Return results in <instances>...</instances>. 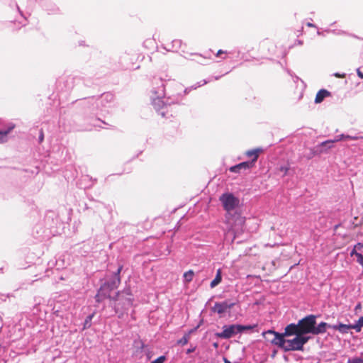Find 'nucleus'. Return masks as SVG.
<instances>
[{"instance_id":"f257e3e1","label":"nucleus","mask_w":363,"mask_h":363,"mask_svg":"<svg viewBox=\"0 0 363 363\" xmlns=\"http://www.w3.org/2000/svg\"><path fill=\"white\" fill-rule=\"evenodd\" d=\"M219 201L226 211L225 223L229 228L226 237L234 234L232 238L233 240L235 238V235L242 230L245 223V218L239 212L240 200L232 193L226 192L220 196Z\"/></svg>"},{"instance_id":"f03ea898","label":"nucleus","mask_w":363,"mask_h":363,"mask_svg":"<svg viewBox=\"0 0 363 363\" xmlns=\"http://www.w3.org/2000/svg\"><path fill=\"white\" fill-rule=\"evenodd\" d=\"M164 94V85L163 83L160 82V85L156 90H152L150 95L152 104L162 117H166V114L169 110V106L162 100Z\"/></svg>"},{"instance_id":"7ed1b4c3","label":"nucleus","mask_w":363,"mask_h":363,"mask_svg":"<svg viewBox=\"0 0 363 363\" xmlns=\"http://www.w3.org/2000/svg\"><path fill=\"white\" fill-rule=\"evenodd\" d=\"M308 337L297 334L293 338L286 339L285 342L286 350H301L304 344L307 342Z\"/></svg>"},{"instance_id":"20e7f679","label":"nucleus","mask_w":363,"mask_h":363,"mask_svg":"<svg viewBox=\"0 0 363 363\" xmlns=\"http://www.w3.org/2000/svg\"><path fill=\"white\" fill-rule=\"evenodd\" d=\"M300 333L302 335L307 333H312L314 325H315V316L310 315L298 321Z\"/></svg>"},{"instance_id":"39448f33","label":"nucleus","mask_w":363,"mask_h":363,"mask_svg":"<svg viewBox=\"0 0 363 363\" xmlns=\"http://www.w3.org/2000/svg\"><path fill=\"white\" fill-rule=\"evenodd\" d=\"M240 328L241 327L240 325H224L223 327V331L220 333H218L216 335L223 339H228L233 337L235 335L240 333Z\"/></svg>"},{"instance_id":"423d86ee","label":"nucleus","mask_w":363,"mask_h":363,"mask_svg":"<svg viewBox=\"0 0 363 363\" xmlns=\"http://www.w3.org/2000/svg\"><path fill=\"white\" fill-rule=\"evenodd\" d=\"M113 101V96L111 93H106L97 100L96 105L101 112L108 111L107 108L111 106Z\"/></svg>"},{"instance_id":"0eeeda50","label":"nucleus","mask_w":363,"mask_h":363,"mask_svg":"<svg viewBox=\"0 0 363 363\" xmlns=\"http://www.w3.org/2000/svg\"><path fill=\"white\" fill-rule=\"evenodd\" d=\"M235 305V302L225 301L223 302H217L213 307V311L221 315L227 311L228 309L232 308Z\"/></svg>"},{"instance_id":"6e6552de","label":"nucleus","mask_w":363,"mask_h":363,"mask_svg":"<svg viewBox=\"0 0 363 363\" xmlns=\"http://www.w3.org/2000/svg\"><path fill=\"white\" fill-rule=\"evenodd\" d=\"M359 138H362L363 139V136L362 137H359V136H357V135H345V134H341V135H337L335 137V138L333 140H326V141H324L321 143V146H325L327 145H330V144H333L334 143H336V142H339L342 140H358Z\"/></svg>"},{"instance_id":"1a4fd4ad","label":"nucleus","mask_w":363,"mask_h":363,"mask_svg":"<svg viewBox=\"0 0 363 363\" xmlns=\"http://www.w3.org/2000/svg\"><path fill=\"white\" fill-rule=\"evenodd\" d=\"M253 167V162H243L235 166L230 167L231 172L240 173L242 170H246Z\"/></svg>"},{"instance_id":"9d476101","label":"nucleus","mask_w":363,"mask_h":363,"mask_svg":"<svg viewBox=\"0 0 363 363\" xmlns=\"http://www.w3.org/2000/svg\"><path fill=\"white\" fill-rule=\"evenodd\" d=\"M297 334H301L298 324H290L285 328L284 335L287 336L291 335H297Z\"/></svg>"},{"instance_id":"9b49d317","label":"nucleus","mask_w":363,"mask_h":363,"mask_svg":"<svg viewBox=\"0 0 363 363\" xmlns=\"http://www.w3.org/2000/svg\"><path fill=\"white\" fill-rule=\"evenodd\" d=\"M330 328H331L334 330H338L342 334H346V333H348V332L350 329H352V324L346 325V324L340 323L337 325H333L332 326H330Z\"/></svg>"},{"instance_id":"f8f14e48","label":"nucleus","mask_w":363,"mask_h":363,"mask_svg":"<svg viewBox=\"0 0 363 363\" xmlns=\"http://www.w3.org/2000/svg\"><path fill=\"white\" fill-rule=\"evenodd\" d=\"M331 326L330 325H328V323L325 322H321L320 324H318L317 326L314 325L313 334V335H318L325 333L327 328H330Z\"/></svg>"},{"instance_id":"ddd939ff","label":"nucleus","mask_w":363,"mask_h":363,"mask_svg":"<svg viewBox=\"0 0 363 363\" xmlns=\"http://www.w3.org/2000/svg\"><path fill=\"white\" fill-rule=\"evenodd\" d=\"M286 340V339H284V335H280L278 333H276L272 344L282 347L285 349Z\"/></svg>"},{"instance_id":"4468645a","label":"nucleus","mask_w":363,"mask_h":363,"mask_svg":"<svg viewBox=\"0 0 363 363\" xmlns=\"http://www.w3.org/2000/svg\"><path fill=\"white\" fill-rule=\"evenodd\" d=\"M14 128V125H11L6 128H0V143H4L7 140L8 134Z\"/></svg>"},{"instance_id":"2eb2a0df","label":"nucleus","mask_w":363,"mask_h":363,"mask_svg":"<svg viewBox=\"0 0 363 363\" xmlns=\"http://www.w3.org/2000/svg\"><path fill=\"white\" fill-rule=\"evenodd\" d=\"M330 96V92L325 89H320L316 94L315 98V103H321L325 98Z\"/></svg>"},{"instance_id":"dca6fc26","label":"nucleus","mask_w":363,"mask_h":363,"mask_svg":"<svg viewBox=\"0 0 363 363\" xmlns=\"http://www.w3.org/2000/svg\"><path fill=\"white\" fill-rule=\"evenodd\" d=\"M262 152V148H257L250 150L246 152V155L249 157H253L251 162H253V165L258 158L259 154Z\"/></svg>"},{"instance_id":"f3484780","label":"nucleus","mask_w":363,"mask_h":363,"mask_svg":"<svg viewBox=\"0 0 363 363\" xmlns=\"http://www.w3.org/2000/svg\"><path fill=\"white\" fill-rule=\"evenodd\" d=\"M222 277H221V270L219 269L217 270L216 275L215 279L211 282V287L214 288L218 284H219L221 282Z\"/></svg>"},{"instance_id":"a211bd4d","label":"nucleus","mask_w":363,"mask_h":363,"mask_svg":"<svg viewBox=\"0 0 363 363\" xmlns=\"http://www.w3.org/2000/svg\"><path fill=\"white\" fill-rule=\"evenodd\" d=\"M276 334V332L273 330H268L267 332H264L262 335L266 341L272 343L274 337Z\"/></svg>"},{"instance_id":"6ab92c4d","label":"nucleus","mask_w":363,"mask_h":363,"mask_svg":"<svg viewBox=\"0 0 363 363\" xmlns=\"http://www.w3.org/2000/svg\"><path fill=\"white\" fill-rule=\"evenodd\" d=\"M172 43V48H167L169 45H167V47H165V48L167 49L168 50L177 51V50H179L181 48L182 42L180 40H177V39L174 40Z\"/></svg>"},{"instance_id":"aec40b11","label":"nucleus","mask_w":363,"mask_h":363,"mask_svg":"<svg viewBox=\"0 0 363 363\" xmlns=\"http://www.w3.org/2000/svg\"><path fill=\"white\" fill-rule=\"evenodd\" d=\"M363 327V316L360 317L359 320L352 325V329L355 330L357 333L362 330Z\"/></svg>"},{"instance_id":"412c9836","label":"nucleus","mask_w":363,"mask_h":363,"mask_svg":"<svg viewBox=\"0 0 363 363\" xmlns=\"http://www.w3.org/2000/svg\"><path fill=\"white\" fill-rule=\"evenodd\" d=\"M194 275V274L192 270H189L188 272H185L184 274V281L186 282H190L193 279Z\"/></svg>"},{"instance_id":"4be33fe9","label":"nucleus","mask_w":363,"mask_h":363,"mask_svg":"<svg viewBox=\"0 0 363 363\" xmlns=\"http://www.w3.org/2000/svg\"><path fill=\"white\" fill-rule=\"evenodd\" d=\"M325 32L327 33H332L335 35H345L346 34V32L342 30H330V29H326L325 30Z\"/></svg>"},{"instance_id":"5701e85b","label":"nucleus","mask_w":363,"mask_h":363,"mask_svg":"<svg viewBox=\"0 0 363 363\" xmlns=\"http://www.w3.org/2000/svg\"><path fill=\"white\" fill-rule=\"evenodd\" d=\"M347 363H363V358L354 357L352 358H350Z\"/></svg>"},{"instance_id":"b1692460","label":"nucleus","mask_w":363,"mask_h":363,"mask_svg":"<svg viewBox=\"0 0 363 363\" xmlns=\"http://www.w3.org/2000/svg\"><path fill=\"white\" fill-rule=\"evenodd\" d=\"M240 326L241 327V328H240V333H241L244 330H251V329L255 328L256 327V325H240Z\"/></svg>"},{"instance_id":"393cba45","label":"nucleus","mask_w":363,"mask_h":363,"mask_svg":"<svg viewBox=\"0 0 363 363\" xmlns=\"http://www.w3.org/2000/svg\"><path fill=\"white\" fill-rule=\"evenodd\" d=\"M166 360V357L162 355L155 359L154 361L151 362V363H164Z\"/></svg>"},{"instance_id":"a878e982","label":"nucleus","mask_w":363,"mask_h":363,"mask_svg":"<svg viewBox=\"0 0 363 363\" xmlns=\"http://www.w3.org/2000/svg\"><path fill=\"white\" fill-rule=\"evenodd\" d=\"M357 262L363 267V255L361 253L357 255Z\"/></svg>"},{"instance_id":"bb28decb","label":"nucleus","mask_w":363,"mask_h":363,"mask_svg":"<svg viewBox=\"0 0 363 363\" xmlns=\"http://www.w3.org/2000/svg\"><path fill=\"white\" fill-rule=\"evenodd\" d=\"M133 303V300L130 297H128L125 301V306L126 308H128L129 306H130Z\"/></svg>"},{"instance_id":"cd10ccee","label":"nucleus","mask_w":363,"mask_h":363,"mask_svg":"<svg viewBox=\"0 0 363 363\" xmlns=\"http://www.w3.org/2000/svg\"><path fill=\"white\" fill-rule=\"evenodd\" d=\"M355 248L357 249V251H362L363 250V244L361 243V242H358L355 245H354Z\"/></svg>"},{"instance_id":"c85d7f7f","label":"nucleus","mask_w":363,"mask_h":363,"mask_svg":"<svg viewBox=\"0 0 363 363\" xmlns=\"http://www.w3.org/2000/svg\"><path fill=\"white\" fill-rule=\"evenodd\" d=\"M360 253L358 252V251L357 250V249L355 248V247L354 246V248L352 249V250L350 252V255L351 256H356L357 257V255H359Z\"/></svg>"},{"instance_id":"c756f323","label":"nucleus","mask_w":363,"mask_h":363,"mask_svg":"<svg viewBox=\"0 0 363 363\" xmlns=\"http://www.w3.org/2000/svg\"><path fill=\"white\" fill-rule=\"evenodd\" d=\"M280 172H283L284 175L286 174L289 168L287 167H280Z\"/></svg>"},{"instance_id":"7c9ffc66","label":"nucleus","mask_w":363,"mask_h":363,"mask_svg":"<svg viewBox=\"0 0 363 363\" xmlns=\"http://www.w3.org/2000/svg\"><path fill=\"white\" fill-rule=\"evenodd\" d=\"M206 83H207V82L206 80H202L200 82H199V84L196 86H195L194 89H196V87L203 86V85L206 84Z\"/></svg>"},{"instance_id":"2f4dec72","label":"nucleus","mask_w":363,"mask_h":363,"mask_svg":"<svg viewBox=\"0 0 363 363\" xmlns=\"http://www.w3.org/2000/svg\"><path fill=\"white\" fill-rule=\"evenodd\" d=\"M92 317H93V315H89V316L86 318V320H85V325H86L89 321H91V320Z\"/></svg>"},{"instance_id":"473e14b6","label":"nucleus","mask_w":363,"mask_h":363,"mask_svg":"<svg viewBox=\"0 0 363 363\" xmlns=\"http://www.w3.org/2000/svg\"><path fill=\"white\" fill-rule=\"evenodd\" d=\"M225 53H226V52H225V51H223V50H219L217 52V53H216V56H217V57H218V56H220V55H221V54H225Z\"/></svg>"},{"instance_id":"72a5a7b5","label":"nucleus","mask_w":363,"mask_h":363,"mask_svg":"<svg viewBox=\"0 0 363 363\" xmlns=\"http://www.w3.org/2000/svg\"><path fill=\"white\" fill-rule=\"evenodd\" d=\"M357 75H358L361 79H363V73H362V72H361L359 71V69L357 70Z\"/></svg>"},{"instance_id":"f704fd0d","label":"nucleus","mask_w":363,"mask_h":363,"mask_svg":"<svg viewBox=\"0 0 363 363\" xmlns=\"http://www.w3.org/2000/svg\"><path fill=\"white\" fill-rule=\"evenodd\" d=\"M116 313H119V303L116 306Z\"/></svg>"},{"instance_id":"c9c22d12","label":"nucleus","mask_w":363,"mask_h":363,"mask_svg":"<svg viewBox=\"0 0 363 363\" xmlns=\"http://www.w3.org/2000/svg\"><path fill=\"white\" fill-rule=\"evenodd\" d=\"M121 269H122V267H120L118 270H117V272H116V275L118 276L119 274V273L121 272Z\"/></svg>"},{"instance_id":"e433bc0d","label":"nucleus","mask_w":363,"mask_h":363,"mask_svg":"<svg viewBox=\"0 0 363 363\" xmlns=\"http://www.w3.org/2000/svg\"><path fill=\"white\" fill-rule=\"evenodd\" d=\"M307 26H308V27H315V25L311 23H307Z\"/></svg>"},{"instance_id":"4c0bfd02","label":"nucleus","mask_w":363,"mask_h":363,"mask_svg":"<svg viewBox=\"0 0 363 363\" xmlns=\"http://www.w3.org/2000/svg\"><path fill=\"white\" fill-rule=\"evenodd\" d=\"M39 140H40V141H42L43 140V133L40 134V135L39 137Z\"/></svg>"},{"instance_id":"58836bf2","label":"nucleus","mask_w":363,"mask_h":363,"mask_svg":"<svg viewBox=\"0 0 363 363\" xmlns=\"http://www.w3.org/2000/svg\"><path fill=\"white\" fill-rule=\"evenodd\" d=\"M124 293L128 295V296H130V291L129 290H126L124 291Z\"/></svg>"},{"instance_id":"ea45409f","label":"nucleus","mask_w":363,"mask_h":363,"mask_svg":"<svg viewBox=\"0 0 363 363\" xmlns=\"http://www.w3.org/2000/svg\"><path fill=\"white\" fill-rule=\"evenodd\" d=\"M224 363H231L229 360H228L225 357L223 358Z\"/></svg>"},{"instance_id":"a19ab883","label":"nucleus","mask_w":363,"mask_h":363,"mask_svg":"<svg viewBox=\"0 0 363 363\" xmlns=\"http://www.w3.org/2000/svg\"><path fill=\"white\" fill-rule=\"evenodd\" d=\"M335 76H337V77H340V74H335Z\"/></svg>"},{"instance_id":"79ce46f5","label":"nucleus","mask_w":363,"mask_h":363,"mask_svg":"<svg viewBox=\"0 0 363 363\" xmlns=\"http://www.w3.org/2000/svg\"><path fill=\"white\" fill-rule=\"evenodd\" d=\"M118 283L120 282V279H119V277H118Z\"/></svg>"}]
</instances>
